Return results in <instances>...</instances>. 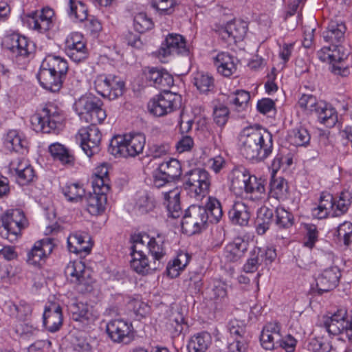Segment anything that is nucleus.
<instances>
[{
  "label": "nucleus",
  "instance_id": "nucleus-1",
  "mask_svg": "<svg viewBox=\"0 0 352 352\" xmlns=\"http://www.w3.org/2000/svg\"><path fill=\"white\" fill-rule=\"evenodd\" d=\"M183 188L187 195L197 201L201 200L209 192L211 178L209 173L203 168H194L183 177Z\"/></svg>",
  "mask_w": 352,
  "mask_h": 352
},
{
  "label": "nucleus",
  "instance_id": "nucleus-2",
  "mask_svg": "<svg viewBox=\"0 0 352 352\" xmlns=\"http://www.w3.org/2000/svg\"><path fill=\"white\" fill-rule=\"evenodd\" d=\"M103 102L92 95L81 96L74 103V109L82 120L90 124H101L107 118Z\"/></svg>",
  "mask_w": 352,
  "mask_h": 352
},
{
  "label": "nucleus",
  "instance_id": "nucleus-3",
  "mask_svg": "<svg viewBox=\"0 0 352 352\" xmlns=\"http://www.w3.org/2000/svg\"><path fill=\"white\" fill-rule=\"evenodd\" d=\"M115 135L111 140L109 153L110 154H140L145 145L144 135L138 133L129 135Z\"/></svg>",
  "mask_w": 352,
  "mask_h": 352
},
{
  "label": "nucleus",
  "instance_id": "nucleus-4",
  "mask_svg": "<svg viewBox=\"0 0 352 352\" xmlns=\"http://www.w3.org/2000/svg\"><path fill=\"white\" fill-rule=\"evenodd\" d=\"M209 214L204 206L191 205L182 218V228L187 234H195L206 229Z\"/></svg>",
  "mask_w": 352,
  "mask_h": 352
},
{
  "label": "nucleus",
  "instance_id": "nucleus-5",
  "mask_svg": "<svg viewBox=\"0 0 352 352\" xmlns=\"http://www.w3.org/2000/svg\"><path fill=\"white\" fill-rule=\"evenodd\" d=\"M324 327L333 336H340V340L352 339V315L349 316L345 309H340L325 319Z\"/></svg>",
  "mask_w": 352,
  "mask_h": 352
},
{
  "label": "nucleus",
  "instance_id": "nucleus-6",
  "mask_svg": "<svg viewBox=\"0 0 352 352\" xmlns=\"http://www.w3.org/2000/svg\"><path fill=\"white\" fill-rule=\"evenodd\" d=\"M26 219L23 212L20 209L8 210L1 216L0 234L10 242L17 239Z\"/></svg>",
  "mask_w": 352,
  "mask_h": 352
},
{
  "label": "nucleus",
  "instance_id": "nucleus-7",
  "mask_svg": "<svg viewBox=\"0 0 352 352\" xmlns=\"http://www.w3.org/2000/svg\"><path fill=\"white\" fill-rule=\"evenodd\" d=\"M240 141L244 152L247 153H260L263 150L264 154H270L272 149V142L270 138L268 142L265 143V140L261 132L259 130L254 129L252 127L244 129L240 135Z\"/></svg>",
  "mask_w": 352,
  "mask_h": 352
},
{
  "label": "nucleus",
  "instance_id": "nucleus-8",
  "mask_svg": "<svg viewBox=\"0 0 352 352\" xmlns=\"http://www.w3.org/2000/svg\"><path fill=\"white\" fill-rule=\"evenodd\" d=\"M65 274L71 283L76 285L77 289L80 292L91 291L93 280L82 261L69 262L65 269Z\"/></svg>",
  "mask_w": 352,
  "mask_h": 352
},
{
  "label": "nucleus",
  "instance_id": "nucleus-9",
  "mask_svg": "<svg viewBox=\"0 0 352 352\" xmlns=\"http://www.w3.org/2000/svg\"><path fill=\"white\" fill-rule=\"evenodd\" d=\"M94 87L98 94L109 99L122 96L125 90L124 82L116 76H98L94 80Z\"/></svg>",
  "mask_w": 352,
  "mask_h": 352
},
{
  "label": "nucleus",
  "instance_id": "nucleus-10",
  "mask_svg": "<svg viewBox=\"0 0 352 352\" xmlns=\"http://www.w3.org/2000/svg\"><path fill=\"white\" fill-rule=\"evenodd\" d=\"M180 96L171 92H161L148 103V109L155 116H163L171 113L177 107Z\"/></svg>",
  "mask_w": 352,
  "mask_h": 352
},
{
  "label": "nucleus",
  "instance_id": "nucleus-11",
  "mask_svg": "<svg viewBox=\"0 0 352 352\" xmlns=\"http://www.w3.org/2000/svg\"><path fill=\"white\" fill-rule=\"evenodd\" d=\"M61 118L56 111L43 108L40 113H35L31 117V123L34 130L50 133L56 131L61 125Z\"/></svg>",
  "mask_w": 352,
  "mask_h": 352
},
{
  "label": "nucleus",
  "instance_id": "nucleus-12",
  "mask_svg": "<svg viewBox=\"0 0 352 352\" xmlns=\"http://www.w3.org/2000/svg\"><path fill=\"white\" fill-rule=\"evenodd\" d=\"M96 125L91 124L78 131L80 146L85 154H98L100 151L99 146L102 135Z\"/></svg>",
  "mask_w": 352,
  "mask_h": 352
},
{
  "label": "nucleus",
  "instance_id": "nucleus-13",
  "mask_svg": "<svg viewBox=\"0 0 352 352\" xmlns=\"http://www.w3.org/2000/svg\"><path fill=\"white\" fill-rule=\"evenodd\" d=\"M133 326L123 320L109 321L106 327L109 338L116 343H128L133 339Z\"/></svg>",
  "mask_w": 352,
  "mask_h": 352
},
{
  "label": "nucleus",
  "instance_id": "nucleus-14",
  "mask_svg": "<svg viewBox=\"0 0 352 352\" xmlns=\"http://www.w3.org/2000/svg\"><path fill=\"white\" fill-rule=\"evenodd\" d=\"M159 58H166L173 54H188L184 37L179 34H170L156 52Z\"/></svg>",
  "mask_w": 352,
  "mask_h": 352
},
{
  "label": "nucleus",
  "instance_id": "nucleus-15",
  "mask_svg": "<svg viewBox=\"0 0 352 352\" xmlns=\"http://www.w3.org/2000/svg\"><path fill=\"white\" fill-rule=\"evenodd\" d=\"M131 267L138 274L145 275L151 271L159 270L162 263L156 261H148L147 256L140 249L136 250V245L131 247Z\"/></svg>",
  "mask_w": 352,
  "mask_h": 352
},
{
  "label": "nucleus",
  "instance_id": "nucleus-16",
  "mask_svg": "<svg viewBox=\"0 0 352 352\" xmlns=\"http://www.w3.org/2000/svg\"><path fill=\"white\" fill-rule=\"evenodd\" d=\"M248 31V24L242 20L234 19L228 22L226 26L221 27L219 30V36L223 40L228 42L233 41H242Z\"/></svg>",
  "mask_w": 352,
  "mask_h": 352
},
{
  "label": "nucleus",
  "instance_id": "nucleus-17",
  "mask_svg": "<svg viewBox=\"0 0 352 352\" xmlns=\"http://www.w3.org/2000/svg\"><path fill=\"white\" fill-rule=\"evenodd\" d=\"M340 277V270L336 266L324 270L316 279L318 294H322L336 288Z\"/></svg>",
  "mask_w": 352,
  "mask_h": 352
},
{
  "label": "nucleus",
  "instance_id": "nucleus-18",
  "mask_svg": "<svg viewBox=\"0 0 352 352\" xmlns=\"http://www.w3.org/2000/svg\"><path fill=\"white\" fill-rule=\"evenodd\" d=\"M54 10L49 8H43L41 13L34 12L28 16V24L33 30L44 32L50 30L52 25Z\"/></svg>",
  "mask_w": 352,
  "mask_h": 352
},
{
  "label": "nucleus",
  "instance_id": "nucleus-19",
  "mask_svg": "<svg viewBox=\"0 0 352 352\" xmlns=\"http://www.w3.org/2000/svg\"><path fill=\"white\" fill-rule=\"evenodd\" d=\"M53 248L54 244L50 238L36 241L28 254V262L34 266L39 265L52 253Z\"/></svg>",
  "mask_w": 352,
  "mask_h": 352
},
{
  "label": "nucleus",
  "instance_id": "nucleus-20",
  "mask_svg": "<svg viewBox=\"0 0 352 352\" xmlns=\"http://www.w3.org/2000/svg\"><path fill=\"white\" fill-rule=\"evenodd\" d=\"M43 325L52 333L60 329L63 324V314L61 307L56 303H51L46 306L43 316Z\"/></svg>",
  "mask_w": 352,
  "mask_h": 352
},
{
  "label": "nucleus",
  "instance_id": "nucleus-21",
  "mask_svg": "<svg viewBox=\"0 0 352 352\" xmlns=\"http://www.w3.org/2000/svg\"><path fill=\"white\" fill-rule=\"evenodd\" d=\"M280 325L277 322L267 323L260 336L261 346L266 350L277 349L280 339Z\"/></svg>",
  "mask_w": 352,
  "mask_h": 352
},
{
  "label": "nucleus",
  "instance_id": "nucleus-22",
  "mask_svg": "<svg viewBox=\"0 0 352 352\" xmlns=\"http://www.w3.org/2000/svg\"><path fill=\"white\" fill-rule=\"evenodd\" d=\"M82 35L78 33L72 34L66 41V53L74 62L78 63L87 57L85 43L81 41Z\"/></svg>",
  "mask_w": 352,
  "mask_h": 352
},
{
  "label": "nucleus",
  "instance_id": "nucleus-23",
  "mask_svg": "<svg viewBox=\"0 0 352 352\" xmlns=\"http://www.w3.org/2000/svg\"><path fill=\"white\" fill-rule=\"evenodd\" d=\"M67 247L71 252L75 254H88L92 248L91 238L87 233L76 232L67 238Z\"/></svg>",
  "mask_w": 352,
  "mask_h": 352
},
{
  "label": "nucleus",
  "instance_id": "nucleus-24",
  "mask_svg": "<svg viewBox=\"0 0 352 352\" xmlns=\"http://www.w3.org/2000/svg\"><path fill=\"white\" fill-rule=\"evenodd\" d=\"M252 208L243 201H236L228 214L232 223L241 226H248L252 213Z\"/></svg>",
  "mask_w": 352,
  "mask_h": 352
},
{
  "label": "nucleus",
  "instance_id": "nucleus-25",
  "mask_svg": "<svg viewBox=\"0 0 352 352\" xmlns=\"http://www.w3.org/2000/svg\"><path fill=\"white\" fill-rule=\"evenodd\" d=\"M107 192L100 188H94V193L86 197L87 209L91 215H98L104 211Z\"/></svg>",
  "mask_w": 352,
  "mask_h": 352
},
{
  "label": "nucleus",
  "instance_id": "nucleus-26",
  "mask_svg": "<svg viewBox=\"0 0 352 352\" xmlns=\"http://www.w3.org/2000/svg\"><path fill=\"white\" fill-rule=\"evenodd\" d=\"M37 78L41 85L52 92L58 91L61 89L63 80L65 78L42 67L40 68Z\"/></svg>",
  "mask_w": 352,
  "mask_h": 352
},
{
  "label": "nucleus",
  "instance_id": "nucleus-27",
  "mask_svg": "<svg viewBox=\"0 0 352 352\" xmlns=\"http://www.w3.org/2000/svg\"><path fill=\"white\" fill-rule=\"evenodd\" d=\"M244 177L246 179L244 182V193L252 195V199H261L265 194L264 181L252 175L248 171L244 170Z\"/></svg>",
  "mask_w": 352,
  "mask_h": 352
},
{
  "label": "nucleus",
  "instance_id": "nucleus-28",
  "mask_svg": "<svg viewBox=\"0 0 352 352\" xmlns=\"http://www.w3.org/2000/svg\"><path fill=\"white\" fill-rule=\"evenodd\" d=\"M346 30V28L343 23L331 21L327 30L323 32L322 36L326 42L332 44L333 47H338V43L344 38Z\"/></svg>",
  "mask_w": 352,
  "mask_h": 352
},
{
  "label": "nucleus",
  "instance_id": "nucleus-29",
  "mask_svg": "<svg viewBox=\"0 0 352 352\" xmlns=\"http://www.w3.org/2000/svg\"><path fill=\"white\" fill-rule=\"evenodd\" d=\"M41 67L58 74L63 78L66 77L68 71L67 61L60 56L54 55L47 56L43 60Z\"/></svg>",
  "mask_w": 352,
  "mask_h": 352
},
{
  "label": "nucleus",
  "instance_id": "nucleus-30",
  "mask_svg": "<svg viewBox=\"0 0 352 352\" xmlns=\"http://www.w3.org/2000/svg\"><path fill=\"white\" fill-rule=\"evenodd\" d=\"M179 196L180 192L177 188L164 193V204L167 208L168 215L174 219L178 218L182 213Z\"/></svg>",
  "mask_w": 352,
  "mask_h": 352
},
{
  "label": "nucleus",
  "instance_id": "nucleus-31",
  "mask_svg": "<svg viewBox=\"0 0 352 352\" xmlns=\"http://www.w3.org/2000/svg\"><path fill=\"white\" fill-rule=\"evenodd\" d=\"M4 144L10 152L19 153V154L29 152L26 140H22L15 130H11L7 133Z\"/></svg>",
  "mask_w": 352,
  "mask_h": 352
},
{
  "label": "nucleus",
  "instance_id": "nucleus-32",
  "mask_svg": "<svg viewBox=\"0 0 352 352\" xmlns=\"http://www.w3.org/2000/svg\"><path fill=\"white\" fill-rule=\"evenodd\" d=\"M212 343V337L206 331L193 335L188 344L189 352H206Z\"/></svg>",
  "mask_w": 352,
  "mask_h": 352
},
{
  "label": "nucleus",
  "instance_id": "nucleus-33",
  "mask_svg": "<svg viewBox=\"0 0 352 352\" xmlns=\"http://www.w3.org/2000/svg\"><path fill=\"white\" fill-rule=\"evenodd\" d=\"M248 243L241 239H236L232 243L228 244L225 248L224 254L228 261L235 262L238 261L248 250Z\"/></svg>",
  "mask_w": 352,
  "mask_h": 352
},
{
  "label": "nucleus",
  "instance_id": "nucleus-34",
  "mask_svg": "<svg viewBox=\"0 0 352 352\" xmlns=\"http://www.w3.org/2000/svg\"><path fill=\"white\" fill-rule=\"evenodd\" d=\"M273 210L266 206L259 208L256 218V232L258 234H264L269 230L273 219Z\"/></svg>",
  "mask_w": 352,
  "mask_h": 352
},
{
  "label": "nucleus",
  "instance_id": "nucleus-35",
  "mask_svg": "<svg viewBox=\"0 0 352 352\" xmlns=\"http://www.w3.org/2000/svg\"><path fill=\"white\" fill-rule=\"evenodd\" d=\"M218 72L224 76H230L236 70L232 57L226 53L219 54L214 59Z\"/></svg>",
  "mask_w": 352,
  "mask_h": 352
},
{
  "label": "nucleus",
  "instance_id": "nucleus-36",
  "mask_svg": "<svg viewBox=\"0 0 352 352\" xmlns=\"http://www.w3.org/2000/svg\"><path fill=\"white\" fill-rule=\"evenodd\" d=\"M108 166L109 164L107 163H102L96 168L92 180L93 188H100L103 190V192L109 191L110 186L109 184V179L108 177Z\"/></svg>",
  "mask_w": 352,
  "mask_h": 352
},
{
  "label": "nucleus",
  "instance_id": "nucleus-37",
  "mask_svg": "<svg viewBox=\"0 0 352 352\" xmlns=\"http://www.w3.org/2000/svg\"><path fill=\"white\" fill-rule=\"evenodd\" d=\"M287 183L284 178H276V175H272L270 182V193L272 197L277 199H284L287 196Z\"/></svg>",
  "mask_w": 352,
  "mask_h": 352
},
{
  "label": "nucleus",
  "instance_id": "nucleus-38",
  "mask_svg": "<svg viewBox=\"0 0 352 352\" xmlns=\"http://www.w3.org/2000/svg\"><path fill=\"white\" fill-rule=\"evenodd\" d=\"M190 259V255L186 252H180L173 261V263H168L166 267V272L171 278L177 277L179 272L185 268Z\"/></svg>",
  "mask_w": 352,
  "mask_h": 352
},
{
  "label": "nucleus",
  "instance_id": "nucleus-39",
  "mask_svg": "<svg viewBox=\"0 0 352 352\" xmlns=\"http://www.w3.org/2000/svg\"><path fill=\"white\" fill-rule=\"evenodd\" d=\"M14 170L17 175L16 182L20 186L28 185L34 177V170L28 163L20 162Z\"/></svg>",
  "mask_w": 352,
  "mask_h": 352
},
{
  "label": "nucleus",
  "instance_id": "nucleus-40",
  "mask_svg": "<svg viewBox=\"0 0 352 352\" xmlns=\"http://www.w3.org/2000/svg\"><path fill=\"white\" fill-rule=\"evenodd\" d=\"M148 248L150 254L153 256V261L162 263L161 260L166 254L164 247V238L158 234L156 238L149 239Z\"/></svg>",
  "mask_w": 352,
  "mask_h": 352
},
{
  "label": "nucleus",
  "instance_id": "nucleus-41",
  "mask_svg": "<svg viewBox=\"0 0 352 352\" xmlns=\"http://www.w3.org/2000/svg\"><path fill=\"white\" fill-rule=\"evenodd\" d=\"M62 192L69 201L77 202L85 195V190L78 183L67 184L62 188Z\"/></svg>",
  "mask_w": 352,
  "mask_h": 352
},
{
  "label": "nucleus",
  "instance_id": "nucleus-42",
  "mask_svg": "<svg viewBox=\"0 0 352 352\" xmlns=\"http://www.w3.org/2000/svg\"><path fill=\"white\" fill-rule=\"evenodd\" d=\"M166 175L175 182L182 175V165L180 162L175 158H170L169 160L161 163L159 166Z\"/></svg>",
  "mask_w": 352,
  "mask_h": 352
},
{
  "label": "nucleus",
  "instance_id": "nucleus-43",
  "mask_svg": "<svg viewBox=\"0 0 352 352\" xmlns=\"http://www.w3.org/2000/svg\"><path fill=\"white\" fill-rule=\"evenodd\" d=\"M87 6L82 1L77 0L69 1L68 14L70 17L82 22L87 19Z\"/></svg>",
  "mask_w": 352,
  "mask_h": 352
},
{
  "label": "nucleus",
  "instance_id": "nucleus-44",
  "mask_svg": "<svg viewBox=\"0 0 352 352\" xmlns=\"http://www.w3.org/2000/svg\"><path fill=\"white\" fill-rule=\"evenodd\" d=\"M209 214L208 221L210 223H217L222 217L223 211L221 204L218 199L210 197L205 207Z\"/></svg>",
  "mask_w": 352,
  "mask_h": 352
},
{
  "label": "nucleus",
  "instance_id": "nucleus-45",
  "mask_svg": "<svg viewBox=\"0 0 352 352\" xmlns=\"http://www.w3.org/2000/svg\"><path fill=\"white\" fill-rule=\"evenodd\" d=\"M352 195L348 191L340 193L338 200H334L333 216L338 217L346 213L351 204Z\"/></svg>",
  "mask_w": 352,
  "mask_h": 352
},
{
  "label": "nucleus",
  "instance_id": "nucleus-46",
  "mask_svg": "<svg viewBox=\"0 0 352 352\" xmlns=\"http://www.w3.org/2000/svg\"><path fill=\"white\" fill-rule=\"evenodd\" d=\"M341 47H342L340 45H338V47H333V49H331L330 55H333L334 57L330 59L329 63L331 64L330 69L332 73L336 75H340L343 76H346L345 73L347 72V69L336 65L337 63H340L346 57L344 53L342 54H340Z\"/></svg>",
  "mask_w": 352,
  "mask_h": 352
},
{
  "label": "nucleus",
  "instance_id": "nucleus-47",
  "mask_svg": "<svg viewBox=\"0 0 352 352\" xmlns=\"http://www.w3.org/2000/svg\"><path fill=\"white\" fill-rule=\"evenodd\" d=\"M308 347L309 350L313 352H330L332 349V345L328 338L320 336L311 339Z\"/></svg>",
  "mask_w": 352,
  "mask_h": 352
},
{
  "label": "nucleus",
  "instance_id": "nucleus-48",
  "mask_svg": "<svg viewBox=\"0 0 352 352\" xmlns=\"http://www.w3.org/2000/svg\"><path fill=\"white\" fill-rule=\"evenodd\" d=\"M244 170H234L232 172V177L231 180V190L237 195H243L244 193V182L246 179L244 177Z\"/></svg>",
  "mask_w": 352,
  "mask_h": 352
},
{
  "label": "nucleus",
  "instance_id": "nucleus-49",
  "mask_svg": "<svg viewBox=\"0 0 352 352\" xmlns=\"http://www.w3.org/2000/svg\"><path fill=\"white\" fill-rule=\"evenodd\" d=\"M275 212V223L279 228H288L293 225V215L284 208H277Z\"/></svg>",
  "mask_w": 352,
  "mask_h": 352
},
{
  "label": "nucleus",
  "instance_id": "nucleus-50",
  "mask_svg": "<svg viewBox=\"0 0 352 352\" xmlns=\"http://www.w3.org/2000/svg\"><path fill=\"white\" fill-rule=\"evenodd\" d=\"M71 311L73 319L76 321L84 322L85 320H88L91 315L89 306L81 302L72 304Z\"/></svg>",
  "mask_w": 352,
  "mask_h": 352
},
{
  "label": "nucleus",
  "instance_id": "nucleus-51",
  "mask_svg": "<svg viewBox=\"0 0 352 352\" xmlns=\"http://www.w3.org/2000/svg\"><path fill=\"white\" fill-rule=\"evenodd\" d=\"M194 80L195 85L200 92L206 93L214 88V79L208 74L198 73Z\"/></svg>",
  "mask_w": 352,
  "mask_h": 352
},
{
  "label": "nucleus",
  "instance_id": "nucleus-52",
  "mask_svg": "<svg viewBox=\"0 0 352 352\" xmlns=\"http://www.w3.org/2000/svg\"><path fill=\"white\" fill-rule=\"evenodd\" d=\"M184 318L182 314L177 313L173 315L167 324V328L173 338L178 337L184 329Z\"/></svg>",
  "mask_w": 352,
  "mask_h": 352
},
{
  "label": "nucleus",
  "instance_id": "nucleus-53",
  "mask_svg": "<svg viewBox=\"0 0 352 352\" xmlns=\"http://www.w3.org/2000/svg\"><path fill=\"white\" fill-rule=\"evenodd\" d=\"M134 28L140 33H144L153 28L152 19L146 13L140 12L134 17Z\"/></svg>",
  "mask_w": 352,
  "mask_h": 352
},
{
  "label": "nucleus",
  "instance_id": "nucleus-54",
  "mask_svg": "<svg viewBox=\"0 0 352 352\" xmlns=\"http://www.w3.org/2000/svg\"><path fill=\"white\" fill-rule=\"evenodd\" d=\"M135 207L141 214H146L152 211L155 207L154 199L147 193H143L139 195Z\"/></svg>",
  "mask_w": 352,
  "mask_h": 352
},
{
  "label": "nucleus",
  "instance_id": "nucleus-55",
  "mask_svg": "<svg viewBox=\"0 0 352 352\" xmlns=\"http://www.w3.org/2000/svg\"><path fill=\"white\" fill-rule=\"evenodd\" d=\"M263 252L261 251V249H258L257 251L254 250L252 256L247 261L246 263L243 266V270L247 273H253L258 269L263 261Z\"/></svg>",
  "mask_w": 352,
  "mask_h": 352
},
{
  "label": "nucleus",
  "instance_id": "nucleus-56",
  "mask_svg": "<svg viewBox=\"0 0 352 352\" xmlns=\"http://www.w3.org/2000/svg\"><path fill=\"white\" fill-rule=\"evenodd\" d=\"M336 232L338 239L343 240L345 245H349L352 241V223L345 221L340 224Z\"/></svg>",
  "mask_w": 352,
  "mask_h": 352
},
{
  "label": "nucleus",
  "instance_id": "nucleus-57",
  "mask_svg": "<svg viewBox=\"0 0 352 352\" xmlns=\"http://www.w3.org/2000/svg\"><path fill=\"white\" fill-rule=\"evenodd\" d=\"M250 99L249 92L244 90H237L228 97V102L236 107H241L248 103Z\"/></svg>",
  "mask_w": 352,
  "mask_h": 352
},
{
  "label": "nucleus",
  "instance_id": "nucleus-58",
  "mask_svg": "<svg viewBox=\"0 0 352 352\" xmlns=\"http://www.w3.org/2000/svg\"><path fill=\"white\" fill-rule=\"evenodd\" d=\"M320 122L328 127L333 126L338 121V116L334 109L327 107L318 118Z\"/></svg>",
  "mask_w": 352,
  "mask_h": 352
},
{
  "label": "nucleus",
  "instance_id": "nucleus-59",
  "mask_svg": "<svg viewBox=\"0 0 352 352\" xmlns=\"http://www.w3.org/2000/svg\"><path fill=\"white\" fill-rule=\"evenodd\" d=\"M201 276L199 274L193 273L184 283L188 287L189 292L192 294H198L202 287Z\"/></svg>",
  "mask_w": 352,
  "mask_h": 352
},
{
  "label": "nucleus",
  "instance_id": "nucleus-60",
  "mask_svg": "<svg viewBox=\"0 0 352 352\" xmlns=\"http://www.w3.org/2000/svg\"><path fill=\"white\" fill-rule=\"evenodd\" d=\"M293 133L292 138L296 146H305L309 142L310 135L306 129L302 127L296 129L293 131Z\"/></svg>",
  "mask_w": 352,
  "mask_h": 352
},
{
  "label": "nucleus",
  "instance_id": "nucleus-61",
  "mask_svg": "<svg viewBox=\"0 0 352 352\" xmlns=\"http://www.w3.org/2000/svg\"><path fill=\"white\" fill-rule=\"evenodd\" d=\"M316 21L312 19L309 21L308 25H305L304 29V39L302 41V45L305 48H309L311 47L314 41V32L316 30Z\"/></svg>",
  "mask_w": 352,
  "mask_h": 352
},
{
  "label": "nucleus",
  "instance_id": "nucleus-62",
  "mask_svg": "<svg viewBox=\"0 0 352 352\" xmlns=\"http://www.w3.org/2000/svg\"><path fill=\"white\" fill-rule=\"evenodd\" d=\"M228 329L233 340H245L244 338L245 329L243 326L239 325L237 320H231L228 325Z\"/></svg>",
  "mask_w": 352,
  "mask_h": 352
},
{
  "label": "nucleus",
  "instance_id": "nucleus-63",
  "mask_svg": "<svg viewBox=\"0 0 352 352\" xmlns=\"http://www.w3.org/2000/svg\"><path fill=\"white\" fill-rule=\"evenodd\" d=\"M229 110L224 105H219L214 109L213 116L214 122L219 126L224 125L228 118Z\"/></svg>",
  "mask_w": 352,
  "mask_h": 352
},
{
  "label": "nucleus",
  "instance_id": "nucleus-64",
  "mask_svg": "<svg viewBox=\"0 0 352 352\" xmlns=\"http://www.w3.org/2000/svg\"><path fill=\"white\" fill-rule=\"evenodd\" d=\"M153 184L157 188H161L166 184L173 182L171 178L166 175V173L163 172L159 167L153 173Z\"/></svg>",
  "mask_w": 352,
  "mask_h": 352
}]
</instances>
